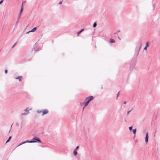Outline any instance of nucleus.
<instances>
[{"instance_id": "obj_1", "label": "nucleus", "mask_w": 160, "mask_h": 160, "mask_svg": "<svg viewBox=\"0 0 160 160\" xmlns=\"http://www.w3.org/2000/svg\"><path fill=\"white\" fill-rule=\"evenodd\" d=\"M94 97L92 96H90L88 97H87L85 99V101H87L89 103L92 100H93Z\"/></svg>"}, {"instance_id": "obj_2", "label": "nucleus", "mask_w": 160, "mask_h": 160, "mask_svg": "<svg viewBox=\"0 0 160 160\" xmlns=\"http://www.w3.org/2000/svg\"><path fill=\"white\" fill-rule=\"evenodd\" d=\"M33 140H31L29 141L30 143H32V142H41L40 140L38 138H34L33 139Z\"/></svg>"}, {"instance_id": "obj_3", "label": "nucleus", "mask_w": 160, "mask_h": 160, "mask_svg": "<svg viewBox=\"0 0 160 160\" xmlns=\"http://www.w3.org/2000/svg\"><path fill=\"white\" fill-rule=\"evenodd\" d=\"M25 112L23 113H22V115H26L29 113L28 110V108L25 109Z\"/></svg>"}, {"instance_id": "obj_4", "label": "nucleus", "mask_w": 160, "mask_h": 160, "mask_svg": "<svg viewBox=\"0 0 160 160\" xmlns=\"http://www.w3.org/2000/svg\"><path fill=\"white\" fill-rule=\"evenodd\" d=\"M148 142V132H147L146 133V137L145 138V142L147 143Z\"/></svg>"}, {"instance_id": "obj_5", "label": "nucleus", "mask_w": 160, "mask_h": 160, "mask_svg": "<svg viewBox=\"0 0 160 160\" xmlns=\"http://www.w3.org/2000/svg\"><path fill=\"white\" fill-rule=\"evenodd\" d=\"M48 111L47 109H44L42 112V115L43 116L45 114H47L48 113Z\"/></svg>"}, {"instance_id": "obj_6", "label": "nucleus", "mask_w": 160, "mask_h": 160, "mask_svg": "<svg viewBox=\"0 0 160 160\" xmlns=\"http://www.w3.org/2000/svg\"><path fill=\"white\" fill-rule=\"evenodd\" d=\"M37 29V28L35 27L34 28H33L31 30L26 32V33H28L29 32H33L36 30Z\"/></svg>"}, {"instance_id": "obj_7", "label": "nucleus", "mask_w": 160, "mask_h": 160, "mask_svg": "<svg viewBox=\"0 0 160 160\" xmlns=\"http://www.w3.org/2000/svg\"><path fill=\"white\" fill-rule=\"evenodd\" d=\"M149 42H146V46H145V47H144V50H147V49L148 47L149 46Z\"/></svg>"}, {"instance_id": "obj_8", "label": "nucleus", "mask_w": 160, "mask_h": 160, "mask_svg": "<svg viewBox=\"0 0 160 160\" xmlns=\"http://www.w3.org/2000/svg\"><path fill=\"white\" fill-rule=\"evenodd\" d=\"M135 67V65L134 64H133L132 65H131L130 66V69L131 70H132Z\"/></svg>"}, {"instance_id": "obj_9", "label": "nucleus", "mask_w": 160, "mask_h": 160, "mask_svg": "<svg viewBox=\"0 0 160 160\" xmlns=\"http://www.w3.org/2000/svg\"><path fill=\"white\" fill-rule=\"evenodd\" d=\"M27 142L30 143V142H29V141H28V140H27V141H25V142H22L21 143H20V144L18 145V146H20V145H22V144H24V143H27Z\"/></svg>"}, {"instance_id": "obj_10", "label": "nucleus", "mask_w": 160, "mask_h": 160, "mask_svg": "<svg viewBox=\"0 0 160 160\" xmlns=\"http://www.w3.org/2000/svg\"><path fill=\"white\" fill-rule=\"evenodd\" d=\"M22 78V76H19L18 77H16L15 78V79H18L19 81H21V79Z\"/></svg>"}, {"instance_id": "obj_11", "label": "nucleus", "mask_w": 160, "mask_h": 160, "mask_svg": "<svg viewBox=\"0 0 160 160\" xmlns=\"http://www.w3.org/2000/svg\"><path fill=\"white\" fill-rule=\"evenodd\" d=\"M73 154L75 156H76L78 154V152L77 151L74 150L73 152Z\"/></svg>"}, {"instance_id": "obj_12", "label": "nucleus", "mask_w": 160, "mask_h": 160, "mask_svg": "<svg viewBox=\"0 0 160 160\" xmlns=\"http://www.w3.org/2000/svg\"><path fill=\"white\" fill-rule=\"evenodd\" d=\"M110 42L112 43H114L115 42V40L112 39H110Z\"/></svg>"}, {"instance_id": "obj_13", "label": "nucleus", "mask_w": 160, "mask_h": 160, "mask_svg": "<svg viewBox=\"0 0 160 160\" xmlns=\"http://www.w3.org/2000/svg\"><path fill=\"white\" fill-rule=\"evenodd\" d=\"M86 101V102L85 104V106L84 107H83V110L85 107L86 106H87L88 105V104L89 103V102H87V101Z\"/></svg>"}, {"instance_id": "obj_14", "label": "nucleus", "mask_w": 160, "mask_h": 160, "mask_svg": "<svg viewBox=\"0 0 160 160\" xmlns=\"http://www.w3.org/2000/svg\"><path fill=\"white\" fill-rule=\"evenodd\" d=\"M136 132V129H134L132 130V132L134 134H135Z\"/></svg>"}, {"instance_id": "obj_15", "label": "nucleus", "mask_w": 160, "mask_h": 160, "mask_svg": "<svg viewBox=\"0 0 160 160\" xmlns=\"http://www.w3.org/2000/svg\"><path fill=\"white\" fill-rule=\"evenodd\" d=\"M11 136H10V137L9 138H8V140H7V141H6V143H8V142L10 141V139H11Z\"/></svg>"}, {"instance_id": "obj_16", "label": "nucleus", "mask_w": 160, "mask_h": 160, "mask_svg": "<svg viewBox=\"0 0 160 160\" xmlns=\"http://www.w3.org/2000/svg\"><path fill=\"white\" fill-rule=\"evenodd\" d=\"M84 30V29H82L79 31L78 32V34H79L80 33H81L82 31Z\"/></svg>"}, {"instance_id": "obj_17", "label": "nucleus", "mask_w": 160, "mask_h": 160, "mask_svg": "<svg viewBox=\"0 0 160 160\" xmlns=\"http://www.w3.org/2000/svg\"><path fill=\"white\" fill-rule=\"evenodd\" d=\"M22 10H23V7H22H22L21 8V9L20 10V15L21 14Z\"/></svg>"}, {"instance_id": "obj_18", "label": "nucleus", "mask_w": 160, "mask_h": 160, "mask_svg": "<svg viewBox=\"0 0 160 160\" xmlns=\"http://www.w3.org/2000/svg\"><path fill=\"white\" fill-rule=\"evenodd\" d=\"M37 112L38 113H40L41 112H42V110H37Z\"/></svg>"}, {"instance_id": "obj_19", "label": "nucleus", "mask_w": 160, "mask_h": 160, "mask_svg": "<svg viewBox=\"0 0 160 160\" xmlns=\"http://www.w3.org/2000/svg\"><path fill=\"white\" fill-rule=\"evenodd\" d=\"M96 26H97L96 22H95L94 23V24H93V27L94 28H95Z\"/></svg>"}, {"instance_id": "obj_20", "label": "nucleus", "mask_w": 160, "mask_h": 160, "mask_svg": "<svg viewBox=\"0 0 160 160\" xmlns=\"http://www.w3.org/2000/svg\"><path fill=\"white\" fill-rule=\"evenodd\" d=\"M129 129L130 131H131L132 130V127H130L129 128Z\"/></svg>"}, {"instance_id": "obj_21", "label": "nucleus", "mask_w": 160, "mask_h": 160, "mask_svg": "<svg viewBox=\"0 0 160 160\" xmlns=\"http://www.w3.org/2000/svg\"><path fill=\"white\" fill-rule=\"evenodd\" d=\"M79 148V146H77L74 150L77 151V150Z\"/></svg>"}, {"instance_id": "obj_22", "label": "nucleus", "mask_w": 160, "mask_h": 160, "mask_svg": "<svg viewBox=\"0 0 160 160\" xmlns=\"http://www.w3.org/2000/svg\"><path fill=\"white\" fill-rule=\"evenodd\" d=\"M132 109L131 110H130V111H128L127 112V115H128L129 113L132 110Z\"/></svg>"}, {"instance_id": "obj_23", "label": "nucleus", "mask_w": 160, "mask_h": 160, "mask_svg": "<svg viewBox=\"0 0 160 160\" xmlns=\"http://www.w3.org/2000/svg\"><path fill=\"white\" fill-rule=\"evenodd\" d=\"M17 42H16L14 45L12 46V48H13L17 44Z\"/></svg>"}, {"instance_id": "obj_24", "label": "nucleus", "mask_w": 160, "mask_h": 160, "mask_svg": "<svg viewBox=\"0 0 160 160\" xmlns=\"http://www.w3.org/2000/svg\"><path fill=\"white\" fill-rule=\"evenodd\" d=\"M120 32V30H118L117 31V32L114 33V34H117V33Z\"/></svg>"}, {"instance_id": "obj_25", "label": "nucleus", "mask_w": 160, "mask_h": 160, "mask_svg": "<svg viewBox=\"0 0 160 160\" xmlns=\"http://www.w3.org/2000/svg\"><path fill=\"white\" fill-rule=\"evenodd\" d=\"M5 73H8V70H5Z\"/></svg>"}, {"instance_id": "obj_26", "label": "nucleus", "mask_w": 160, "mask_h": 160, "mask_svg": "<svg viewBox=\"0 0 160 160\" xmlns=\"http://www.w3.org/2000/svg\"><path fill=\"white\" fill-rule=\"evenodd\" d=\"M3 0H2L0 2V4H1V3H2V2H3Z\"/></svg>"}, {"instance_id": "obj_27", "label": "nucleus", "mask_w": 160, "mask_h": 160, "mask_svg": "<svg viewBox=\"0 0 160 160\" xmlns=\"http://www.w3.org/2000/svg\"><path fill=\"white\" fill-rule=\"evenodd\" d=\"M25 3V1L23 2H22V6H23V4H24Z\"/></svg>"}, {"instance_id": "obj_28", "label": "nucleus", "mask_w": 160, "mask_h": 160, "mask_svg": "<svg viewBox=\"0 0 160 160\" xmlns=\"http://www.w3.org/2000/svg\"><path fill=\"white\" fill-rule=\"evenodd\" d=\"M62 1H60V2H59V4H61L62 3Z\"/></svg>"}, {"instance_id": "obj_29", "label": "nucleus", "mask_w": 160, "mask_h": 160, "mask_svg": "<svg viewBox=\"0 0 160 160\" xmlns=\"http://www.w3.org/2000/svg\"><path fill=\"white\" fill-rule=\"evenodd\" d=\"M141 48V44L140 46V48H139V51L140 50V49Z\"/></svg>"}, {"instance_id": "obj_30", "label": "nucleus", "mask_w": 160, "mask_h": 160, "mask_svg": "<svg viewBox=\"0 0 160 160\" xmlns=\"http://www.w3.org/2000/svg\"><path fill=\"white\" fill-rule=\"evenodd\" d=\"M118 38H119V39L120 40H121V39H120V38L119 37V36H118Z\"/></svg>"}, {"instance_id": "obj_31", "label": "nucleus", "mask_w": 160, "mask_h": 160, "mask_svg": "<svg viewBox=\"0 0 160 160\" xmlns=\"http://www.w3.org/2000/svg\"><path fill=\"white\" fill-rule=\"evenodd\" d=\"M126 102H126V101H125V102H124V104H126Z\"/></svg>"}, {"instance_id": "obj_32", "label": "nucleus", "mask_w": 160, "mask_h": 160, "mask_svg": "<svg viewBox=\"0 0 160 160\" xmlns=\"http://www.w3.org/2000/svg\"><path fill=\"white\" fill-rule=\"evenodd\" d=\"M18 23V21H17L16 24H17Z\"/></svg>"}, {"instance_id": "obj_33", "label": "nucleus", "mask_w": 160, "mask_h": 160, "mask_svg": "<svg viewBox=\"0 0 160 160\" xmlns=\"http://www.w3.org/2000/svg\"><path fill=\"white\" fill-rule=\"evenodd\" d=\"M12 126H11V127H12Z\"/></svg>"}, {"instance_id": "obj_34", "label": "nucleus", "mask_w": 160, "mask_h": 160, "mask_svg": "<svg viewBox=\"0 0 160 160\" xmlns=\"http://www.w3.org/2000/svg\"><path fill=\"white\" fill-rule=\"evenodd\" d=\"M160 155V154H159Z\"/></svg>"}]
</instances>
